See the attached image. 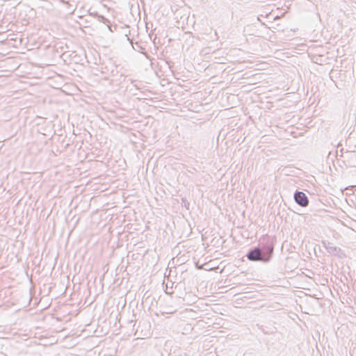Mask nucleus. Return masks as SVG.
I'll return each instance as SVG.
<instances>
[{"instance_id": "nucleus-1", "label": "nucleus", "mask_w": 356, "mask_h": 356, "mask_svg": "<svg viewBox=\"0 0 356 356\" xmlns=\"http://www.w3.org/2000/svg\"><path fill=\"white\" fill-rule=\"evenodd\" d=\"M273 250V242H268L262 248L255 247L250 250L246 257L250 261L268 262L272 257Z\"/></svg>"}, {"instance_id": "nucleus-5", "label": "nucleus", "mask_w": 356, "mask_h": 356, "mask_svg": "<svg viewBox=\"0 0 356 356\" xmlns=\"http://www.w3.org/2000/svg\"><path fill=\"white\" fill-rule=\"evenodd\" d=\"M215 37H216V40L218 39V33H217L216 31H215Z\"/></svg>"}, {"instance_id": "nucleus-3", "label": "nucleus", "mask_w": 356, "mask_h": 356, "mask_svg": "<svg viewBox=\"0 0 356 356\" xmlns=\"http://www.w3.org/2000/svg\"><path fill=\"white\" fill-rule=\"evenodd\" d=\"M324 248L326 249L327 252L330 254H332L336 256L341 257L342 254L341 250L337 246L333 245L332 243L327 242H323Z\"/></svg>"}, {"instance_id": "nucleus-4", "label": "nucleus", "mask_w": 356, "mask_h": 356, "mask_svg": "<svg viewBox=\"0 0 356 356\" xmlns=\"http://www.w3.org/2000/svg\"><path fill=\"white\" fill-rule=\"evenodd\" d=\"M98 21L104 24L109 23L108 20L102 15L97 16Z\"/></svg>"}, {"instance_id": "nucleus-2", "label": "nucleus", "mask_w": 356, "mask_h": 356, "mask_svg": "<svg viewBox=\"0 0 356 356\" xmlns=\"http://www.w3.org/2000/svg\"><path fill=\"white\" fill-rule=\"evenodd\" d=\"M294 200L300 207H305L309 204V199L306 194L302 191H296L294 193Z\"/></svg>"}]
</instances>
